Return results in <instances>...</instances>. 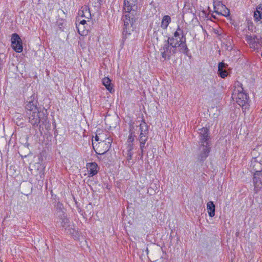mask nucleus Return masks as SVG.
Segmentation results:
<instances>
[{"instance_id":"f257e3e1","label":"nucleus","mask_w":262,"mask_h":262,"mask_svg":"<svg viewBox=\"0 0 262 262\" xmlns=\"http://www.w3.org/2000/svg\"><path fill=\"white\" fill-rule=\"evenodd\" d=\"M26 118L33 128L40 127L47 118V111L37 106V101L32 95L26 101L25 104Z\"/></svg>"},{"instance_id":"f03ea898","label":"nucleus","mask_w":262,"mask_h":262,"mask_svg":"<svg viewBox=\"0 0 262 262\" xmlns=\"http://www.w3.org/2000/svg\"><path fill=\"white\" fill-rule=\"evenodd\" d=\"M137 8V0L124 1L123 9L124 14L122 17L124 22L122 32L123 40L126 39L133 31V25L135 21Z\"/></svg>"},{"instance_id":"7ed1b4c3","label":"nucleus","mask_w":262,"mask_h":262,"mask_svg":"<svg viewBox=\"0 0 262 262\" xmlns=\"http://www.w3.org/2000/svg\"><path fill=\"white\" fill-rule=\"evenodd\" d=\"M232 98L235 99L236 103L242 108L244 112L249 107V100L247 94L243 92L241 83L236 81L234 84V89Z\"/></svg>"},{"instance_id":"20e7f679","label":"nucleus","mask_w":262,"mask_h":262,"mask_svg":"<svg viewBox=\"0 0 262 262\" xmlns=\"http://www.w3.org/2000/svg\"><path fill=\"white\" fill-rule=\"evenodd\" d=\"M177 52V48L171 45L167 40H165L161 45L159 49V52L161 56V60L166 61L170 59L171 57L174 55Z\"/></svg>"},{"instance_id":"39448f33","label":"nucleus","mask_w":262,"mask_h":262,"mask_svg":"<svg viewBox=\"0 0 262 262\" xmlns=\"http://www.w3.org/2000/svg\"><path fill=\"white\" fill-rule=\"evenodd\" d=\"M211 150L210 144L200 145V152L198 156V159L200 162H204L208 157Z\"/></svg>"},{"instance_id":"423d86ee","label":"nucleus","mask_w":262,"mask_h":262,"mask_svg":"<svg viewBox=\"0 0 262 262\" xmlns=\"http://www.w3.org/2000/svg\"><path fill=\"white\" fill-rule=\"evenodd\" d=\"M11 46L13 49L17 53H20L23 51L22 40L19 36L16 33L12 35Z\"/></svg>"},{"instance_id":"0eeeda50","label":"nucleus","mask_w":262,"mask_h":262,"mask_svg":"<svg viewBox=\"0 0 262 262\" xmlns=\"http://www.w3.org/2000/svg\"><path fill=\"white\" fill-rule=\"evenodd\" d=\"M182 36H185V34L183 30L180 29V26H178L176 31L174 33L173 36L169 37L167 39L169 42L177 48L178 45L180 42L179 40L181 39Z\"/></svg>"},{"instance_id":"6e6552de","label":"nucleus","mask_w":262,"mask_h":262,"mask_svg":"<svg viewBox=\"0 0 262 262\" xmlns=\"http://www.w3.org/2000/svg\"><path fill=\"white\" fill-rule=\"evenodd\" d=\"M112 140L107 138L105 141H102L99 143V146L97 148L98 151H96L97 154L104 155L110 148L111 145Z\"/></svg>"},{"instance_id":"1a4fd4ad","label":"nucleus","mask_w":262,"mask_h":262,"mask_svg":"<svg viewBox=\"0 0 262 262\" xmlns=\"http://www.w3.org/2000/svg\"><path fill=\"white\" fill-rule=\"evenodd\" d=\"M86 166L88 170L89 177H92L98 173L99 168L96 162L88 163Z\"/></svg>"},{"instance_id":"9d476101","label":"nucleus","mask_w":262,"mask_h":262,"mask_svg":"<svg viewBox=\"0 0 262 262\" xmlns=\"http://www.w3.org/2000/svg\"><path fill=\"white\" fill-rule=\"evenodd\" d=\"M200 145L210 144L209 142L208 129L207 128L203 127L200 129Z\"/></svg>"},{"instance_id":"9b49d317","label":"nucleus","mask_w":262,"mask_h":262,"mask_svg":"<svg viewBox=\"0 0 262 262\" xmlns=\"http://www.w3.org/2000/svg\"><path fill=\"white\" fill-rule=\"evenodd\" d=\"M179 42H180V43L177 45V48H179V51L180 53L188 56L189 50L186 45V37L182 36V37H181V39L179 40Z\"/></svg>"},{"instance_id":"f8f14e48","label":"nucleus","mask_w":262,"mask_h":262,"mask_svg":"<svg viewBox=\"0 0 262 262\" xmlns=\"http://www.w3.org/2000/svg\"><path fill=\"white\" fill-rule=\"evenodd\" d=\"M58 220L57 222L60 223L61 226L67 229L70 226L69 219L67 217V214L65 212H61L60 214H57Z\"/></svg>"},{"instance_id":"ddd939ff","label":"nucleus","mask_w":262,"mask_h":262,"mask_svg":"<svg viewBox=\"0 0 262 262\" xmlns=\"http://www.w3.org/2000/svg\"><path fill=\"white\" fill-rule=\"evenodd\" d=\"M78 15L80 17L90 19L91 17V14L90 8L86 6L82 7L81 10L78 12Z\"/></svg>"},{"instance_id":"4468645a","label":"nucleus","mask_w":262,"mask_h":262,"mask_svg":"<svg viewBox=\"0 0 262 262\" xmlns=\"http://www.w3.org/2000/svg\"><path fill=\"white\" fill-rule=\"evenodd\" d=\"M227 66L223 62H221L219 63L218 66V74L222 78H225L228 76V72L225 70V68Z\"/></svg>"},{"instance_id":"2eb2a0df","label":"nucleus","mask_w":262,"mask_h":262,"mask_svg":"<svg viewBox=\"0 0 262 262\" xmlns=\"http://www.w3.org/2000/svg\"><path fill=\"white\" fill-rule=\"evenodd\" d=\"M214 5V11L217 13H221L222 15H224L227 17H229V9L227 8L225 5L222 4H219L218 6L221 7V12L218 11L220 9L219 8H216V6Z\"/></svg>"},{"instance_id":"dca6fc26","label":"nucleus","mask_w":262,"mask_h":262,"mask_svg":"<svg viewBox=\"0 0 262 262\" xmlns=\"http://www.w3.org/2000/svg\"><path fill=\"white\" fill-rule=\"evenodd\" d=\"M215 205L212 201H209L207 204V210L210 217H213L215 215Z\"/></svg>"},{"instance_id":"f3484780","label":"nucleus","mask_w":262,"mask_h":262,"mask_svg":"<svg viewBox=\"0 0 262 262\" xmlns=\"http://www.w3.org/2000/svg\"><path fill=\"white\" fill-rule=\"evenodd\" d=\"M140 135H148V126L145 122V120L143 119L140 125Z\"/></svg>"},{"instance_id":"a211bd4d","label":"nucleus","mask_w":262,"mask_h":262,"mask_svg":"<svg viewBox=\"0 0 262 262\" xmlns=\"http://www.w3.org/2000/svg\"><path fill=\"white\" fill-rule=\"evenodd\" d=\"M171 22V18L169 15H165L162 18L161 27L163 29H166Z\"/></svg>"},{"instance_id":"6ab92c4d","label":"nucleus","mask_w":262,"mask_h":262,"mask_svg":"<svg viewBox=\"0 0 262 262\" xmlns=\"http://www.w3.org/2000/svg\"><path fill=\"white\" fill-rule=\"evenodd\" d=\"M102 83L105 86L106 89L110 92H114L113 88L112 86L111 81L108 77H105L102 79Z\"/></svg>"},{"instance_id":"aec40b11","label":"nucleus","mask_w":262,"mask_h":262,"mask_svg":"<svg viewBox=\"0 0 262 262\" xmlns=\"http://www.w3.org/2000/svg\"><path fill=\"white\" fill-rule=\"evenodd\" d=\"M254 17L256 21H259L262 19V5L257 7L254 13Z\"/></svg>"},{"instance_id":"412c9836","label":"nucleus","mask_w":262,"mask_h":262,"mask_svg":"<svg viewBox=\"0 0 262 262\" xmlns=\"http://www.w3.org/2000/svg\"><path fill=\"white\" fill-rule=\"evenodd\" d=\"M78 33L81 36L86 35L88 32L86 26L76 24Z\"/></svg>"},{"instance_id":"4be33fe9","label":"nucleus","mask_w":262,"mask_h":262,"mask_svg":"<svg viewBox=\"0 0 262 262\" xmlns=\"http://www.w3.org/2000/svg\"><path fill=\"white\" fill-rule=\"evenodd\" d=\"M254 190L256 192L259 191L262 188V180H253Z\"/></svg>"},{"instance_id":"5701e85b","label":"nucleus","mask_w":262,"mask_h":262,"mask_svg":"<svg viewBox=\"0 0 262 262\" xmlns=\"http://www.w3.org/2000/svg\"><path fill=\"white\" fill-rule=\"evenodd\" d=\"M135 126L134 125L133 122H130L129 123V127H128V135L136 136V128H135Z\"/></svg>"},{"instance_id":"b1692460","label":"nucleus","mask_w":262,"mask_h":262,"mask_svg":"<svg viewBox=\"0 0 262 262\" xmlns=\"http://www.w3.org/2000/svg\"><path fill=\"white\" fill-rule=\"evenodd\" d=\"M230 55H233L232 58L233 60H236L240 56V51L236 49H232L230 50Z\"/></svg>"},{"instance_id":"393cba45","label":"nucleus","mask_w":262,"mask_h":262,"mask_svg":"<svg viewBox=\"0 0 262 262\" xmlns=\"http://www.w3.org/2000/svg\"><path fill=\"white\" fill-rule=\"evenodd\" d=\"M56 207L57 215L58 214H60L61 212H65L63 210V204L59 201L57 202L56 205Z\"/></svg>"},{"instance_id":"a878e982","label":"nucleus","mask_w":262,"mask_h":262,"mask_svg":"<svg viewBox=\"0 0 262 262\" xmlns=\"http://www.w3.org/2000/svg\"><path fill=\"white\" fill-rule=\"evenodd\" d=\"M262 180V170H255L253 174V180Z\"/></svg>"},{"instance_id":"bb28decb","label":"nucleus","mask_w":262,"mask_h":262,"mask_svg":"<svg viewBox=\"0 0 262 262\" xmlns=\"http://www.w3.org/2000/svg\"><path fill=\"white\" fill-rule=\"evenodd\" d=\"M246 40L249 44L252 45H254L256 42L255 38L251 36H247Z\"/></svg>"},{"instance_id":"cd10ccee","label":"nucleus","mask_w":262,"mask_h":262,"mask_svg":"<svg viewBox=\"0 0 262 262\" xmlns=\"http://www.w3.org/2000/svg\"><path fill=\"white\" fill-rule=\"evenodd\" d=\"M126 145L127 152H133V150L134 148V143H130L126 142Z\"/></svg>"},{"instance_id":"c85d7f7f","label":"nucleus","mask_w":262,"mask_h":262,"mask_svg":"<svg viewBox=\"0 0 262 262\" xmlns=\"http://www.w3.org/2000/svg\"><path fill=\"white\" fill-rule=\"evenodd\" d=\"M148 135H140L139 140L140 142H145L146 143L147 141Z\"/></svg>"},{"instance_id":"c756f323","label":"nucleus","mask_w":262,"mask_h":262,"mask_svg":"<svg viewBox=\"0 0 262 262\" xmlns=\"http://www.w3.org/2000/svg\"><path fill=\"white\" fill-rule=\"evenodd\" d=\"M136 138V136H133L128 135L127 138L126 143H134V142L135 141Z\"/></svg>"},{"instance_id":"7c9ffc66","label":"nucleus","mask_w":262,"mask_h":262,"mask_svg":"<svg viewBox=\"0 0 262 262\" xmlns=\"http://www.w3.org/2000/svg\"><path fill=\"white\" fill-rule=\"evenodd\" d=\"M76 24L85 26L86 24V21L84 19L81 20L80 18H78L76 20Z\"/></svg>"},{"instance_id":"2f4dec72","label":"nucleus","mask_w":262,"mask_h":262,"mask_svg":"<svg viewBox=\"0 0 262 262\" xmlns=\"http://www.w3.org/2000/svg\"><path fill=\"white\" fill-rule=\"evenodd\" d=\"M134 152H127V160L129 163L130 160L132 159L133 156Z\"/></svg>"},{"instance_id":"473e14b6","label":"nucleus","mask_w":262,"mask_h":262,"mask_svg":"<svg viewBox=\"0 0 262 262\" xmlns=\"http://www.w3.org/2000/svg\"><path fill=\"white\" fill-rule=\"evenodd\" d=\"M145 143H145V142H140V149H141L142 152H143V149L145 147Z\"/></svg>"},{"instance_id":"72a5a7b5","label":"nucleus","mask_w":262,"mask_h":262,"mask_svg":"<svg viewBox=\"0 0 262 262\" xmlns=\"http://www.w3.org/2000/svg\"><path fill=\"white\" fill-rule=\"evenodd\" d=\"M69 230H70V234H73V232L74 231V229H70Z\"/></svg>"},{"instance_id":"f704fd0d","label":"nucleus","mask_w":262,"mask_h":262,"mask_svg":"<svg viewBox=\"0 0 262 262\" xmlns=\"http://www.w3.org/2000/svg\"><path fill=\"white\" fill-rule=\"evenodd\" d=\"M95 140L97 141H98L99 140V137L97 135L95 137Z\"/></svg>"},{"instance_id":"c9c22d12","label":"nucleus","mask_w":262,"mask_h":262,"mask_svg":"<svg viewBox=\"0 0 262 262\" xmlns=\"http://www.w3.org/2000/svg\"><path fill=\"white\" fill-rule=\"evenodd\" d=\"M255 165H259V163H258V162H255Z\"/></svg>"},{"instance_id":"e433bc0d","label":"nucleus","mask_w":262,"mask_h":262,"mask_svg":"<svg viewBox=\"0 0 262 262\" xmlns=\"http://www.w3.org/2000/svg\"><path fill=\"white\" fill-rule=\"evenodd\" d=\"M261 56H262V52H261Z\"/></svg>"}]
</instances>
